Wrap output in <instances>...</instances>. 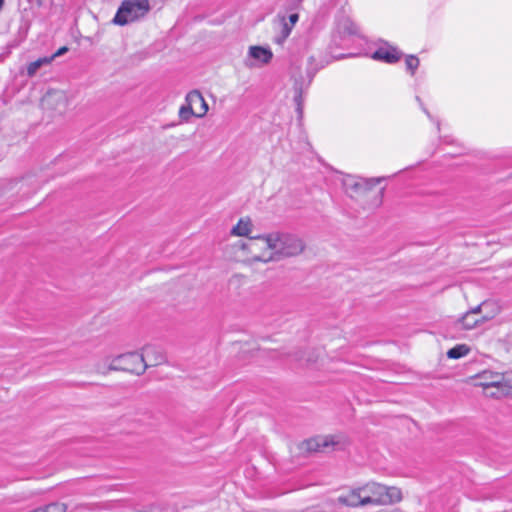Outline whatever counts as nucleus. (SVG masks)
Returning a JSON list of instances; mask_svg holds the SVG:
<instances>
[{
  "mask_svg": "<svg viewBox=\"0 0 512 512\" xmlns=\"http://www.w3.org/2000/svg\"><path fill=\"white\" fill-rule=\"evenodd\" d=\"M51 61L52 58L43 57L31 62L27 67V75L34 76L42 66L49 64Z\"/></svg>",
  "mask_w": 512,
  "mask_h": 512,
  "instance_id": "f3484780",
  "label": "nucleus"
},
{
  "mask_svg": "<svg viewBox=\"0 0 512 512\" xmlns=\"http://www.w3.org/2000/svg\"><path fill=\"white\" fill-rule=\"evenodd\" d=\"M142 355L144 363L146 364V369L150 366L160 365L165 361V355L159 348L153 345L145 346L142 349Z\"/></svg>",
  "mask_w": 512,
  "mask_h": 512,
  "instance_id": "f8f14e48",
  "label": "nucleus"
},
{
  "mask_svg": "<svg viewBox=\"0 0 512 512\" xmlns=\"http://www.w3.org/2000/svg\"><path fill=\"white\" fill-rule=\"evenodd\" d=\"M424 110V113H426L428 116H429V113L426 109H423Z\"/></svg>",
  "mask_w": 512,
  "mask_h": 512,
  "instance_id": "7c9ffc66",
  "label": "nucleus"
},
{
  "mask_svg": "<svg viewBox=\"0 0 512 512\" xmlns=\"http://www.w3.org/2000/svg\"><path fill=\"white\" fill-rule=\"evenodd\" d=\"M68 51V48L66 46H63L61 48H59L53 55H51L49 58H52V61L56 58V57H59L61 55H63L64 53H66Z\"/></svg>",
  "mask_w": 512,
  "mask_h": 512,
  "instance_id": "b1692460",
  "label": "nucleus"
},
{
  "mask_svg": "<svg viewBox=\"0 0 512 512\" xmlns=\"http://www.w3.org/2000/svg\"><path fill=\"white\" fill-rule=\"evenodd\" d=\"M401 55L402 54L394 47L379 48L373 53L372 58L386 63H395L400 59Z\"/></svg>",
  "mask_w": 512,
  "mask_h": 512,
  "instance_id": "4468645a",
  "label": "nucleus"
},
{
  "mask_svg": "<svg viewBox=\"0 0 512 512\" xmlns=\"http://www.w3.org/2000/svg\"><path fill=\"white\" fill-rule=\"evenodd\" d=\"M505 379L510 380V382H508V384H506V385H502V387H511L512 386V377L505 376Z\"/></svg>",
  "mask_w": 512,
  "mask_h": 512,
  "instance_id": "a878e982",
  "label": "nucleus"
},
{
  "mask_svg": "<svg viewBox=\"0 0 512 512\" xmlns=\"http://www.w3.org/2000/svg\"><path fill=\"white\" fill-rule=\"evenodd\" d=\"M273 57V53L269 48L262 46H250L248 50V57L245 60V66L248 68L255 67L257 63L265 65L268 64Z\"/></svg>",
  "mask_w": 512,
  "mask_h": 512,
  "instance_id": "6e6552de",
  "label": "nucleus"
},
{
  "mask_svg": "<svg viewBox=\"0 0 512 512\" xmlns=\"http://www.w3.org/2000/svg\"><path fill=\"white\" fill-rule=\"evenodd\" d=\"M488 306H490V303L488 302H482L480 305L476 306L475 308L469 310L468 312L473 314L475 317H480L479 315L482 313L484 309H486Z\"/></svg>",
  "mask_w": 512,
  "mask_h": 512,
  "instance_id": "412c9836",
  "label": "nucleus"
},
{
  "mask_svg": "<svg viewBox=\"0 0 512 512\" xmlns=\"http://www.w3.org/2000/svg\"><path fill=\"white\" fill-rule=\"evenodd\" d=\"M384 178H348L344 185L346 191L352 198L363 200L365 207L369 209L378 208L383 201L384 188L375 190L374 187Z\"/></svg>",
  "mask_w": 512,
  "mask_h": 512,
  "instance_id": "7ed1b4c3",
  "label": "nucleus"
},
{
  "mask_svg": "<svg viewBox=\"0 0 512 512\" xmlns=\"http://www.w3.org/2000/svg\"><path fill=\"white\" fill-rule=\"evenodd\" d=\"M364 497V493L361 491L360 487L357 490H353L348 495L340 496L338 501L348 507L366 506L367 503H364Z\"/></svg>",
  "mask_w": 512,
  "mask_h": 512,
  "instance_id": "ddd939ff",
  "label": "nucleus"
},
{
  "mask_svg": "<svg viewBox=\"0 0 512 512\" xmlns=\"http://www.w3.org/2000/svg\"><path fill=\"white\" fill-rule=\"evenodd\" d=\"M34 510L35 512H67V506L64 503L54 502Z\"/></svg>",
  "mask_w": 512,
  "mask_h": 512,
  "instance_id": "6ab92c4d",
  "label": "nucleus"
},
{
  "mask_svg": "<svg viewBox=\"0 0 512 512\" xmlns=\"http://www.w3.org/2000/svg\"><path fill=\"white\" fill-rule=\"evenodd\" d=\"M252 222L249 218H241L238 223L231 229V235L240 237H249L252 231Z\"/></svg>",
  "mask_w": 512,
  "mask_h": 512,
  "instance_id": "dca6fc26",
  "label": "nucleus"
},
{
  "mask_svg": "<svg viewBox=\"0 0 512 512\" xmlns=\"http://www.w3.org/2000/svg\"><path fill=\"white\" fill-rule=\"evenodd\" d=\"M268 241V233H265L248 237L245 241H238L234 248L240 252L241 261L248 266H254L257 263L268 264L274 262Z\"/></svg>",
  "mask_w": 512,
  "mask_h": 512,
  "instance_id": "f03ea898",
  "label": "nucleus"
},
{
  "mask_svg": "<svg viewBox=\"0 0 512 512\" xmlns=\"http://www.w3.org/2000/svg\"><path fill=\"white\" fill-rule=\"evenodd\" d=\"M348 32H349L350 34H354V33H356V29H355V28H349V29H348Z\"/></svg>",
  "mask_w": 512,
  "mask_h": 512,
  "instance_id": "cd10ccee",
  "label": "nucleus"
},
{
  "mask_svg": "<svg viewBox=\"0 0 512 512\" xmlns=\"http://www.w3.org/2000/svg\"><path fill=\"white\" fill-rule=\"evenodd\" d=\"M110 370H122L136 375H141L146 370L142 353L129 352L113 359Z\"/></svg>",
  "mask_w": 512,
  "mask_h": 512,
  "instance_id": "423d86ee",
  "label": "nucleus"
},
{
  "mask_svg": "<svg viewBox=\"0 0 512 512\" xmlns=\"http://www.w3.org/2000/svg\"><path fill=\"white\" fill-rule=\"evenodd\" d=\"M53 98L62 104L63 108L67 106V97L64 93H56L53 95Z\"/></svg>",
  "mask_w": 512,
  "mask_h": 512,
  "instance_id": "5701e85b",
  "label": "nucleus"
},
{
  "mask_svg": "<svg viewBox=\"0 0 512 512\" xmlns=\"http://www.w3.org/2000/svg\"><path fill=\"white\" fill-rule=\"evenodd\" d=\"M470 349L465 344L456 345L455 347L451 348L447 352V356L450 359H459L461 357L466 356L469 353Z\"/></svg>",
  "mask_w": 512,
  "mask_h": 512,
  "instance_id": "a211bd4d",
  "label": "nucleus"
},
{
  "mask_svg": "<svg viewBox=\"0 0 512 512\" xmlns=\"http://www.w3.org/2000/svg\"><path fill=\"white\" fill-rule=\"evenodd\" d=\"M339 444L333 435L316 436L301 443L300 449L307 453L328 452Z\"/></svg>",
  "mask_w": 512,
  "mask_h": 512,
  "instance_id": "0eeeda50",
  "label": "nucleus"
},
{
  "mask_svg": "<svg viewBox=\"0 0 512 512\" xmlns=\"http://www.w3.org/2000/svg\"><path fill=\"white\" fill-rule=\"evenodd\" d=\"M274 27L276 30L274 42L281 45L289 37L292 31V25H289L285 15L278 14L274 19Z\"/></svg>",
  "mask_w": 512,
  "mask_h": 512,
  "instance_id": "9b49d317",
  "label": "nucleus"
},
{
  "mask_svg": "<svg viewBox=\"0 0 512 512\" xmlns=\"http://www.w3.org/2000/svg\"><path fill=\"white\" fill-rule=\"evenodd\" d=\"M3 6H4V0H0V11L2 10Z\"/></svg>",
  "mask_w": 512,
  "mask_h": 512,
  "instance_id": "c85d7f7f",
  "label": "nucleus"
},
{
  "mask_svg": "<svg viewBox=\"0 0 512 512\" xmlns=\"http://www.w3.org/2000/svg\"><path fill=\"white\" fill-rule=\"evenodd\" d=\"M151 10L149 0H123L119 6L113 23L124 26L144 18Z\"/></svg>",
  "mask_w": 512,
  "mask_h": 512,
  "instance_id": "39448f33",
  "label": "nucleus"
},
{
  "mask_svg": "<svg viewBox=\"0 0 512 512\" xmlns=\"http://www.w3.org/2000/svg\"><path fill=\"white\" fill-rule=\"evenodd\" d=\"M274 262L301 255L306 249L305 241L297 234L275 230L268 232Z\"/></svg>",
  "mask_w": 512,
  "mask_h": 512,
  "instance_id": "f257e3e1",
  "label": "nucleus"
},
{
  "mask_svg": "<svg viewBox=\"0 0 512 512\" xmlns=\"http://www.w3.org/2000/svg\"><path fill=\"white\" fill-rule=\"evenodd\" d=\"M476 378L479 379V382L476 385L485 389L490 387L499 388L502 387V385H506L508 382H510V380L505 379V375L492 371H483L482 373L478 374Z\"/></svg>",
  "mask_w": 512,
  "mask_h": 512,
  "instance_id": "9d476101",
  "label": "nucleus"
},
{
  "mask_svg": "<svg viewBox=\"0 0 512 512\" xmlns=\"http://www.w3.org/2000/svg\"><path fill=\"white\" fill-rule=\"evenodd\" d=\"M299 19V15L297 13H293L291 15H289V17L287 18V21L289 23V25H292V28L294 27V25L297 23Z\"/></svg>",
  "mask_w": 512,
  "mask_h": 512,
  "instance_id": "393cba45",
  "label": "nucleus"
},
{
  "mask_svg": "<svg viewBox=\"0 0 512 512\" xmlns=\"http://www.w3.org/2000/svg\"><path fill=\"white\" fill-rule=\"evenodd\" d=\"M364 493V503L367 505H391L402 500V492L398 487L385 486L380 483L371 482L361 487Z\"/></svg>",
  "mask_w": 512,
  "mask_h": 512,
  "instance_id": "20e7f679",
  "label": "nucleus"
},
{
  "mask_svg": "<svg viewBox=\"0 0 512 512\" xmlns=\"http://www.w3.org/2000/svg\"><path fill=\"white\" fill-rule=\"evenodd\" d=\"M188 109L190 113H195L196 117H203L208 111V105L198 90L189 92L186 96Z\"/></svg>",
  "mask_w": 512,
  "mask_h": 512,
  "instance_id": "1a4fd4ad",
  "label": "nucleus"
},
{
  "mask_svg": "<svg viewBox=\"0 0 512 512\" xmlns=\"http://www.w3.org/2000/svg\"><path fill=\"white\" fill-rule=\"evenodd\" d=\"M505 379L510 380V382H508V384H506V385H502V387H511L512 386V377L505 376Z\"/></svg>",
  "mask_w": 512,
  "mask_h": 512,
  "instance_id": "bb28decb",
  "label": "nucleus"
},
{
  "mask_svg": "<svg viewBox=\"0 0 512 512\" xmlns=\"http://www.w3.org/2000/svg\"><path fill=\"white\" fill-rule=\"evenodd\" d=\"M493 317L494 314L483 315L482 317H475L473 314L466 312L463 315V317L459 320V323L462 325L464 329L470 330L475 328L477 325L490 320Z\"/></svg>",
  "mask_w": 512,
  "mask_h": 512,
  "instance_id": "2eb2a0df",
  "label": "nucleus"
},
{
  "mask_svg": "<svg viewBox=\"0 0 512 512\" xmlns=\"http://www.w3.org/2000/svg\"><path fill=\"white\" fill-rule=\"evenodd\" d=\"M179 116L183 120H188L191 116H195V113H190L188 109V103L186 105L181 106L179 110Z\"/></svg>",
  "mask_w": 512,
  "mask_h": 512,
  "instance_id": "4be33fe9",
  "label": "nucleus"
},
{
  "mask_svg": "<svg viewBox=\"0 0 512 512\" xmlns=\"http://www.w3.org/2000/svg\"><path fill=\"white\" fill-rule=\"evenodd\" d=\"M418 66H419V60L416 56L409 55L406 58V67L411 72V74L415 73V70L418 68Z\"/></svg>",
  "mask_w": 512,
  "mask_h": 512,
  "instance_id": "aec40b11",
  "label": "nucleus"
},
{
  "mask_svg": "<svg viewBox=\"0 0 512 512\" xmlns=\"http://www.w3.org/2000/svg\"><path fill=\"white\" fill-rule=\"evenodd\" d=\"M36 2H37L38 5H42L44 0H36Z\"/></svg>",
  "mask_w": 512,
  "mask_h": 512,
  "instance_id": "c756f323",
  "label": "nucleus"
}]
</instances>
